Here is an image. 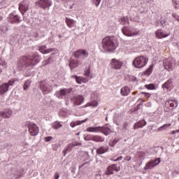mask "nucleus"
I'll use <instances>...</instances> for the list:
<instances>
[{
    "label": "nucleus",
    "mask_w": 179,
    "mask_h": 179,
    "mask_svg": "<svg viewBox=\"0 0 179 179\" xmlns=\"http://www.w3.org/2000/svg\"><path fill=\"white\" fill-rule=\"evenodd\" d=\"M41 61V57L37 54L35 55H28L26 56H22L17 62V65L18 68H33L36 66L38 62Z\"/></svg>",
    "instance_id": "nucleus-1"
},
{
    "label": "nucleus",
    "mask_w": 179,
    "mask_h": 179,
    "mask_svg": "<svg viewBox=\"0 0 179 179\" xmlns=\"http://www.w3.org/2000/svg\"><path fill=\"white\" fill-rule=\"evenodd\" d=\"M102 47L105 51L109 52H114L117 49V45L115 44V40L113 36L105 37L101 42Z\"/></svg>",
    "instance_id": "nucleus-2"
},
{
    "label": "nucleus",
    "mask_w": 179,
    "mask_h": 179,
    "mask_svg": "<svg viewBox=\"0 0 179 179\" xmlns=\"http://www.w3.org/2000/svg\"><path fill=\"white\" fill-rule=\"evenodd\" d=\"M148 61H149V59L144 56H139L133 61V66L138 69L143 68V66H145L146 64H148Z\"/></svg>",
    "instance_id": "nucleus-3"
},
{
    "label": "nucleus",
    "mask_w": 179,
    "mask_h": 179,
    "mask_svg": "<svg viewBox=\"0 0 179 179\" xmlns=\"http://www.w3.org/2000/svg\"><path fill=\"white\" fill-rule=\"evenodd\" d=\"M51 83L47 80L39 82V89L44 94H48L51 92Z\"/></svg>",
    "instance_id": "nucleus-4"
},
{
    "label": "nucleus",
    "mask_w": 179,
    "mask_h": 179,
    "mask_svg": "<svg viewBox=\"0 0 179 179\" xmlns=\"http://www.w3.org/2000/svg\"><path fill=\"white\" fill-rule=\"evenodd\" d=\"M164 69L169 72L174 71V68L176 66V59H174L173 57L165 59L164 60Z\"/></svg>",
    "instance_id": "nucleus-5"
},
{
    "label": "nucleus",
    "mask_w": 179,
    "mask_h": 179,
    "mask_svg": "<svg viewBox=\"0 0 179 179\" xmlns=\"http://www.w3.org/2000/svg\"><path fill=\"white\" fill-rule=\"evenodd\" d=\"M162 163V159L160 157L156 158L155 159H151L150 162L145 164L144 166V170H152L159 166Z\"/></svg>",
    "instance_id": "nucleus-6"
},
{
    "label": "nucleus",
    "mask_w": 179,
    "mask_h": 179,
    "mask_svg": "<svg viewBox=\"0 0 179 179\" xmlns=\"http://www.w3.org/2000/svg\"><path fill=\"white\" fill-rule=\"evenodd\" d=\"M76 59H86L89 57V52L84 49L78 50L73 53Z\"/></svg>",
    "instance_id": "nucleus-7"
},
{
    "label": "nucleus",
    "mask_w": 179,
    "mask_h": 179,
    "mask_svg": "<svg viewBox=\"0 0 179 179\" xmlns=\"http://www.w3.org/2000/svg\"><path fill=\"white\" fill-rule=\"evenodd\" d=\"M72 90H73L72 88L62 89L56 92V93L55 94V96H56V97H57L58 99H64V97L66 96H69V94L72 93Z\"/></svg>",
    "instance_id": "nucleus-8"
},
{
    "label": "nucleus",
    "mask_w": 179,
    "mask_h": 179,
    "mask_svg": "<svg viewBox=\"0 0 179 179\" xmlns=\"http://www.w3.org/2000/svg\"><path fill=\"white\" fill-rule=\"evenodd\" d=\"M29 132L31 136H37L40 132V128L35 123L30 122L28 124Z\"/></svg>",
    "instance_id": "nucleus-9"
},
{
    "label": "nucleus",
    "mask_w": 179,
    "mask_h": 179,
    "mask_svg": "<svg viewBox=\"0 0 179 179\" xmlns=\"http://www.w3.org/2000/svg\"><path fill=\"white\" fill-rule=\"evenodd\" d=\"M122 61L117 59H112L110 60V68L111 69H121V67L122 66Z\"/></svg>",
    "instance_id": "nucleus-10"
},
{
    "label": "nucleus",
    "mask_w": 179,
    "mask_h": 179,
    "mask_svg": "<svg viewBox=\"0 0 179 179\" xmlns=\"http://www.w3.org/2000/svg\"><path fill=\"white\" fill-rule=\"evenodd\" d=\"M8 22L11 24H19L22 22V20L20 19V16L11 13L8 18Z\"/></svg>",
    "instance_id": "nucleus-11"
},
{
    "label": "nucleus",
    "mask_w": 179,
    "mask_h": 179,
    "mask_svg": "<svg viewBox=\"0 0 179 179\" xmlns=\"http://www.w3.org/2000/svg\"><path fill=\"white\" fill-rule=\"evenodd\" d=\"M71 101L75 106H80L83 104L85 97L83 95H76L71 98Z\"/></svg>",
    "instance_id": "nucleus-12"
},
{
    "label": "nucleus",
    "mask_w": 179,
    "mask_h": 179,
    "mask_svg": "<svg viewBox=\"0 0 179 179\" xmlns=\"http://www.w3.org/2000/svg\"><path fill=\"white\" fill-rule=\"evenodd\" d=\"M120 168L117 167V164H113L112 165H110L107 167L106 175V176H111V174H114V171H116V173H118L120 171Z\"/></svg>",
    "instance_id": "nucleus-13"
},
{
    "label": "nucleus",
    "mask_w": 179,
    "mask_h": 179,
    "mask_svg": "<svg viewBox=\"0 0 179 179\" xmlns=\"http://www.w3.org/2000/svg\"><path fill=\"white\" fill-rule=\"evenodd\" d=\"M36 3L43 9H47V8H50L52 5L51 0H38L36 1Z\"/></svg>",
    "instance_id": "nucleus-14"
},
{
    "label": "nucleus",
    "mask_w": 179,
    "mask_h": 179,
    "mask_svg": "<svg viewBox=\"0 0 179 179\" xmlns=\"http://www.w3.org/2000/svg\"><path fill=\"white\" fill-rule=\"evenodd\" d=\"M101 134H103L105 136H108V135L113 132L111 130V126H110L108 124H106L101 127Z\"/></svg>",
    "instance_id": "nucleus-15"
},
{
    "label": "nucleus",
    "mask_w": 179,
    "mask_h": 179,
    "mask_svg": "<svg viewBox=\"0 0 179 179\" xmlns=\"http://www.w3.org/2000/svg\"><path fill=\"white\" fill-rule=\"evenodd\" d=\"M122 32L124 36H127V37H132V36H136V33L132 32V29L127 26L122 27Z\"/></svg>",
    "instance_id": "nucleus-16"
},
{
    "label": "nucleus",
    "mask_w": 179,
    "mask_h": 179,
    "mask_svg": "<svg viewBox=\"0 0 179 179\" xmlns=\"http://www.w3.org/2000/svg\"><path fill=\"white\" fill-rule=\"evenodd\" d=\"M38 51L41 52V54L45 55V54H50V52H52V51H55L54 48H50L47 49V45H39L38 47Z\"/></svg>",
    "instance_id": "nucleus-17"
},
{
    "label": "nucleus",
    "mask_w": 179,
    "mask_h": 179,
    "mask_svg": "<svg viewBox=\"0 0 179 179\" xmlns=\"http://www.w3.org/2000/svg\"><path fill=\"white\" fill-rule=\"evenodd\" d=\"M29 9V4L26 3L24 1H22L19 4V10L22 13V15H24L27 10Z\"/></svg>",
    "instance_id": "nucleus-18"
},
{
    "label": "nucleus",
    "mask_w": 179,
    "mask_h": 179,
    "mask_svg": "<svg viewBox=\"0 0 179 179\" xmlns=\"http://www.w3.org/2000/svg\"><path fill=\"white\" fill-rule=\"evenodd\" d=\"M155 36L157 38H166V37H169V36H170V33L166 34V31L162 29H158L155 32Z\"/></svg>",
    "instance_id": "nucleus-19"
},
{
    "label": "nucleus",
    "mask_w": 179,
    "mask_h": 179,
    "mask_svg": "<svg viewBox=\"0 0 179 179\" xmlns=\"http://www.w3.org/2000/svg\"><path fill=\"white\" fill-rule=\"evenodd\" d=\"M12 109H6L0 112V117L1 118H10L12 117Z\"/></svg>",
    "instance_id": "nucleus-20"
},
{
    "label": "nucleus",
    "mask_w": 179,
    "mask_h": 179,
    "mask_svg": "<svg viewBox=\"0 0 179 179\" xmlns=\"http://www.w3.org/2000/svg\"><path fill=\"white\" fill-rule=\"evenodd\" d=\"M79 62H80V61L78 60V59L70 58L69 66L71 69H75V68H77L78 65H79Z\"/></svg>",
    "instance_id": "nucleus-21"
},
{
    "label": "nucleus",
    "mask_w": 179,
    "mask_h": 179,
    "mask_svg": "<svg viewBox=\"0 0 179 179\" xmlns=\"http://www.w3.org/2000/svg\"><path fill=\"white\" fill-rule=\"evenodd\" d=\"M131 93V88L128 86H124L120 89V94L123 97L128 96Z\"/></svg>",
    "instance_id": "nucleus-22"
},
{
    "label": "nucleus",
    "mask_w": 179,
    "mask_h": 179,
    "mask_svg": "<svg viewBox=\"0 0 179 179\" xmlns=\"http://www.w3.org/2000/svg\"><path fill=\"white\" fill-rule=\"evenodd\" d=\"M147 122L145 120H141L134 124V129H139V128H143L146 125Z\"/></svg>",
    "instance_id": "nucleus-23"
},
{
    "label": "nucleus",
    "mask_w": 179,
    "mask_h": 179,
    "mask_svg": "<svg viewBox=\"0 0 179 179\" xmlns=\"http://www.w3.org/2000/svg\"><path fill=\"white\" fill-rule=\"evenodd\" d=\"M167 103L172 108L171 111H174L178 107V101L177 99L170 100Z\"/></svg>",
    "instance_id": "nucleus-24"
},
{
    "label": "nucleus",
    "mask_w": 179,
    "mask_h": 179,
    "mask_svg": "<svg viewBox=\"0 0 179 179\" xmlns=\"http://www.w3.org/2000/svg\"><path fill=\"white\" fill-rule=\"evenodd\" d=\"M101 131V127H90L87 129V132H94L95 134H99Z\"/></svg>",
    "instance_id": "nucleus-25"
},
{
    "label": "nucleus",
    "mask_w": 179,
    "mask_h": 179,
    "mask_svg": "<svg viewBox=\"0 0 179 179\" xmlns=\"http://www.w3.org/2000/svg\"><path fill=\"white\" fill-rule=\"evenodd\" d=\"M109 148L108 146H101L98 149H96L97 155H104V153H107L108 152Z\"/></svg>",
    "instance_id": "nucleus-26"
},
{
    "label": "nucleus",
    "mask_w": 179,
    "mask_h": 179,
    "mask_svg": "<svg viewBox=\"0 0 179 179\" xmlns=\"http://www.w3.org/2000/svg\"><path fill=\"white\" fill-rule=\"evenodd\" d=\"M84 75L87 78H83V83H87L89 82V76H90V66L85 69Z\"/></svg>",
    "instance_id": "nucleus-27"
},
{
    "label": "nucleus",
    "mask_w": 179,
    "mask_h": 179,
    "mask_svg": "<svg viewBox=\"0 0 179 179\" xmlns=\"http://www.w3.org/2000/svg\"><path fill=\"white\" fill-rule=\"evenodd\" d=\"M171 85H173V78H169L166 82H165L162 85V89H166L169 90L170 87H171Z\"/></svg>",
    "instance_id": "nucleus-28"
},
{
    "label": "nucleus",
    "mask_w": 179,
    "mask_h": 179,
    "mask_svg": "<svg viewBox=\"0 0 179 179\" xmlns=\"http://www.w3.org/2000/svg\"><path fill=\"white\" fill-rule=\"evenodd\" d=\"M9 90V88L8 87V84L3 83L1 85H0V96H2L3 94H5L6 92Z\"/></svg>",
    "instance_id": "nucleus-29"
},
{
    "label": "nucleus",
    "mask_w": 179,
    "mask_h": 179,
    "mask_svg": "<svg viewBox=\"0 0 179 179\" xmlns=\"http://www.w3.org/2000/svg\"><path fill=\"white\" fill-rule=\"evenodd\" d=\"M99 106V102L97 101L94 100L90 102L87 103L83 108H86L87 107H97Z\"/></svg>",
    "instance_id": "nucleus-30"
},
{
    "label": "nucleus",
    "mask_w": 179,
    "mask_h": 179,
    "mask_svg": "<svg viewBox=\"0 0 179 179\" xmlns=\"http://www.w3.org/2000/svg\"><path fill=\"white\" fill-rule=\"evenodd\" d=\"M66 23L68 27L72 28V27H75L76 21H75L71 18L66 17Z\"/></svg>",
    "instance_id": "nucleus-31"
},
{
    "label": "nucleus",
    "mask_w": 179,
    "mask_h": 179,
    "mask_svg": "<svg viewBox=\"0 0 179 179\" xmlns=\"http://www.w3.org/2000/svg\"><path fill=\"white\" fill-rule=\"evenodd\" d=\"M52 128L53 129H59V128H62V122L55 121L52 124Z\"/></svg>",
    "instance_id": "nucleus-32"
},
{
    "label": "nucleus",
    "mask_w": 179,
    "mask_h": 179,
    "mask_svg": "<svg viewBox=\"0 0 179 179\" xmlns=\"http://www.w3.org/2000/svg\"><path fill=\"white\" fill-rule=\"evenodd\" d=\"M83 122H86V120H77L76 122H71L70 123V127H71V128H75L78 125H81V124H83Z\"/></svg>",
    "instance_id": "nucleus-33"
},
{
    "label": "nucleus",
    "mask_w": 179,
    "mask_h": 179,
    "mask_svg": "<svg viewBox=\"0 0 179 179\" xmlns=\"http://www.w3.org/2000/svg\"><path fill=\"white\" fill-rule=\"evenodd\" d=\"M120 24L124 26V24H129V18L127 16H124L120 19Z\"/></svg>",
    "instance_id": "nucleus-34"
},
{
    "label": "nucleus",
    "mask_w": 179,
    "mask_h": 179,
    "mask_svg": "<svg viewBox=\"0 0 179 179\" xmlns=\"http://www.w3.org/2000/svg\"><path fill=\"white\" fill-rule=\"evenodd\" d=\"M105 138L101 136H94V141L93 142L100 143L104 142Z\"/></svg>",
    "instance_id": "nucleus-35"
},
{
    "label": "nucleus",
    "mask_w": 179,
    "mask_h": 179,
    "mask_svg": "<svg viewBox=\"0 0 179 179\" xmlns=\"http://www.w3.org/2000/svg\"><path fill=\"white\" fill-rule=\"evenodd\" d=\"M171 124H165L157 129L158 132H162V131H166L167 128H170Z\"/></svg>",
    "instance_id": "nucleus-36"
},
{
    "label": "nucleus",
    "mask_w": 179,
    "mask_h": 179,
    "mask_svg": "<svg viewBox=\"0 0 179 179\" xmlns=\"http://www.w3.org/2000/svg\"><path fill=\"white\" fill-rule=\"evenodd\" d=\"M120 142V138H115L114 140H111L109 141V146L110 148H114Z\"/></svg>",
    "instance_id": "nucleus-37"
},
{
    "label": "nucleus",
    "mask_w": 179,
    "mask_h": 179,
    "mask_svg": "<svg viewBox=\"0 0 179 179\" xmlns=\"http://www.w3.org/2000/svg\"><path fill=\"white\" fill-rule=\"evenodd\" d=\"M71 78H74L76 80V83L78 85H82V83H83V78L80 77V76H71Z\"/></svg>",
    "instance_id": "nucleus-38"
},
{
    "label": "nucleus",
    "mask_w": 179,
    "mask_h": 179,
    "mask_svg": "<svg viewBox=\"0 0 179 179\" xmlns=\"http://www.w3.org/2000/svg\"><path fill=\"white\" fill-rule=\"evenodd\" d=\"M144 87H145V89H148V90H156V85L153 83L145 85Z\"/></svg>",
    "instance_id": "nucleus-39"
},
{
    "label": "nucleus",
    "mask_w": 179,
    "mask_h": 179,
    "mask_svg": "<svg viewBox=\"0 0 179 179\" xmlns=\"http://www.w3.org/2000/svg\"><path fill=\"white\" fill-rule=\"evenodd\" d=\"M76 146H82V143L73 141L71 143L69 144V148H70V149H72V148H75Z\"/></svg>",
    "instance_id": "nucleus-40"
},
{
    "label": "nucleus",
    "mask_w": 179,
    "mask_h": 179,
    "mask_svg": "<svg viewBox=\"0 0 179 179\" xmlns=\"http://www.w3.org/2000/svg\"><path fill=\"white\" fill-rule=\"evenodd\" d=\"M153 71V64H151L148 69L145 71V75L147 76H150L152 75V72Z\"/></svg>",
    "instance_id": "nucleus-41"
},
{
    "label": "nucleus",
    "mask_w": 179,
    "mask_h": 179,
    "mask_svg": "<svg viewBox=\"0 0 179 179\" xmlns=\"http://www.w3.org/2000/svg\"><path fill=\"white\" fill-rule=\"evenodd\" d=\"M31 84V80H27L23 85V90H27V88L30 86Z\"/></svg>",
    "instance_id": "nucleus-42"
},
{
    "label": "nucleus",
    "mask_w": 179,
    "mask_h": 179,
    "mask_svg": "<svg viewBox=\"0 0 179 179\" xmlns=\"http://www.w3.org/2000/svg\"><path fill=\"white\" fill-rule=\"evenodd\" d=\"M8 27L5 26H0V33L1 34H5L6 31H8Z\"/></svg>",
    "instance_id": "nucleus-43"
},
{
    "label": "nucleus",
    "mask_w": 179,
    "mask_h": 179,
    "mask_svg": "<svg viewBox=\"0 0 179 179\" xmlns=\"http://www.w3.org/2000/svg\"><path fill=\"white\" fill-rule=\"evenodd\" d=\"M85 141H94V135L92 134H87L84 138Z\"/></svg>",
    "instance_id": "nucleus-44"
},
{
    "label": "nucleus",
    "mask_w": 179,
    "mask_h": 179,
    "mask_svg": "<svg viewBox=\"0 0 179 179\" xmlns=\"http://www.w3.org/2000/svg\"><path fill=\"white\" fill-rule=\"evenodd\" d=\"M71 150H72V149L69 148V145H67L62 151L64 156H66V154L68 153V152H71Z\"/></svg>",
    "instance_id": "nucleus-45"
},
{
    "label": "nucleus",
    "mask_w": 179,
    "mask_h": 179,
    "mask_svg": "<svg viewBox=\"0 0 179 179\" xmlns=\"http://www.w3.org/2000/svg\"><path fill=\"white\" fill-rule=\"evenodd\" d=\"M15 82H16L15 79H11L8 80V83H6V85H8V87L9 88V86H13V85L15 84Z\"/></svg>",
    "instance_id": "nucleus-46"
},
{
    "label": "nucleus",
    "mask_w": 179,
    "mask_h": 179,
    "mask_svg": "<svg viewBox=\"0 0 179 179\" xmlns=\"http://www.w3.org/2000/svg\"><path fill=\"white\" fill-rule=\"evenodd\" d=\"M173 6H174L175 9H179V4L177 0H172Z\"/></svg>",
    "instance_id": "nucleus-47"
},
{
    "label": "nucleus",
    "mask_w": 179,
    "mask_h": 179,
    "mask_svg": "<svg viewBox=\"0 0 179 179\" xmlns=\"http://www.w3.org/2000/svg\"><path fill=\"white\" fill-rule=\"evenodd\" d=\"M100 2H101V0H92V3L97 7H99V5H100Z\"/></svg>",
    "instance_id": "nucleus-48"
},
{
    "label": "nucleus",
    "mask_w": 179,
    "mask_h": 179,
    "mask_svg": "<svg viewBox=\"0 0 179 179\" xmlns=\"http://www.w3.org/2000/svg\"><path fill=\"white\" fill-rule=\"evenodd\" d=\"M1 4L5 8V6L9 5V0H3Z\"/></svg>",
    "instance_id": "nucleus-49"
},
{
    "label": "nucleus",
    "mask_w": 179,
    "mask_h": 179,
    "mask_svg": "<svg viewBox=\"0 0 179 179\" xmlns=\"http://www.w3.org/2000/svg\"><path fill=\"white\" fill-rule=\"evenodd\" d=\"M172 17H174L176 20H178V22H179V15L177 14V13H173L172 14Z\"/></svg>",
    "instance_id": "nucleus-50"
},
{
    "label": "nucleus",
    "mask_w": 179,
    "mask_h": 179,
    "mask_svg": "<svg viewBox=\"0 0 179 179\" xmlns=\"http://www.w3.org/2000/svg\"><path fill=\"white\" fill-rule=\"evenodd\" d=\"M141 94H144L145 97H146L147 99H149V97H150V96H152L151 94L148 93V92H142L141 93Z\"/></svg>",
    "instance_id": "nucleus-51"
},
{
    "label": "nucleus",
    "mask_w": 179,
    "mask_h": 179,
    "mask_svg": "<svg viewBox=\"0 0 179 179\" xmlns=\"http://www.w3.org/2000/svg\"><path fill=\"white\" fill-rule=\"evenodd\" d=\"M45 65L48 64H51V62H52V57H49L48 59H46L45 61Z\"/></svg>",
    "instance_id": "nucleus-52"
},
{
    "label": "nucleus",
    "mask_w": 179,
    "mask_h": 179,
    "mask_svg": "<svg viewBox=\"0 0 179 179\" xmlns=\"http://www.w3.org/2000/svg\"><path fill=\"white\" fill-rule=\"evenodd\" d=\"M52 141V136H47L45 138V142H51Z\"/></svg>",
    "instance_id": "nucleus-53"
},
{
    "label": "nucleus",
    "mask_w": 179,
    "mask_h": 179,
    "mask_svg": "<svg viewBox=\"0 0 179 179\" xmlns=\"http://www.w3.org/2000/svg\"><path fill=\"white\" fill-rule=\"evenodd\" d=\"M141 107H142V103L138 104L136 107L134 108V111H138L141 110Z\"/></svg>",
    "instance_id": "nucleus-54"
},
{
    "label": "nucleus",
    "mask_w": 179,
    "mask_h": 179,
    "mask_svg": "<svg viewBox=\"0 0 179 179\" xmlns=\"http://www.w3.org/2000/svg\"><path fill=\"white\" fill-rule=\"evenodd\" d=\"M128 125H129L128 122H124V123L123 124V128H124V129H125L126 131L128 129Z\"/></svg>",
    "instance_id": "nucleus-55"
},
{
    "label": "nucleus",
    "mask_w": 179,
    "mask_h": 179,
    "mask_svg": "<svg viewBox=\"0 0 179 179\" xmlns=\"http://www.w3.org/2000/svg\"><path fill=\"white\" fill-rule=\"evenodd\" d=\"M55 179H59V173L58 172H56L54 175Z\"/></svg>",
    "instance_id": "nucleus-56"
},
{
    "label": "nucleus",
    "mask_w": 179,
    "mask_h": 179,
    "mask_svg": "<svg viewBox=\"0 0 179 179\" xmlns=\"http://www.w3.org/2000/svg\"><path fill=\"white\" fill-rule=\"evenodd\" d=\"M132 157H129V156H127L124 157V160H126L127 162H131Z\"/></svg>",
    "instance_id": "nucleus-57"
},
{
    "label": "nucleus",
    "mask_w": 179,
    "mask_h": 179,
    "mask_svg": "<svg viewBox=\"0 0 179 179\" xmlns=\"http://www.w3.org/2000/svg\"><path fill=\"white\" fill-rule=\"evenodd\" d=\"M4 148H6V149H7V150H9V148H10V145H9L8 143H6L4 145Z\"/></svg>",
    "instance_id": "nucleus-58"
},
{
    "label": "nucleus",
    "mask_w": 179,
    "mask_h": 179,
    "mask_svg": "<svg viewBox=\"0 0 179 179\" xmlns=\"http://www.w3.org/2000/svg\"><path fill=\"white\" fill-rule=\"evenodd\" d=\"M120 160H122V156L117 157L114 162H120Z\"/></svg>",
    "instance_id": "nucleus-59"
},
{
    "label": "nucleus",
    "mask_w": 179,
    "mask_h": 179,
    "mask_svg": "<svg viewBox=\"0 0 179 179\" xmlns=\"http://www.w3.org/2000/svg\"><path fill=\"white\" fill-rule=\"evenodd\" d=\"M146 107H152V103L150 102H148L145 103Z\"/></svg>",
    "instance_id": "nucleus-60"
},
{
    "label": "nucleus",
    "mask_w": 179,
    "mask_h": 179,
    "mask_svg": "<svg viewBox=\"0 0 179 179\" xmlns=\"http://www.w3.org/2000/svg\"><path fill=\"white\" fill-rule=\"evenodd\" d=\"M164 111L165 113H169L170 111V108L169 107H166L165 109H164Z\"/></svg>",
    "instance_id": "nucleus-61"
},
{
    "label": "nucleus",
    "mask_w": 179,
    "mask_h": 179,
    "mask_svg": "<svg viewBox=\"0 0 179 179\" xmlns=\"http://www.w3.org/2000/svg\"><path fill=\"white\" fill-rule=\"evenodd\" d=\"M85 164H89V162H85L81 166H79V169H82V167H83V166H85Z\"/></svg>",
    "instance_id": "nucleus-62"
},
{
    "label": "nucleus",
    "mask_w": 179,
    "mask_h": 179,
    "mask_svg": "<svg viewBox=\"0 0 179 179\" xmlns=\"http://www.w3.org/2000/svg\"><path fill=\"white\" fill-rule=\"evenodd\" d=\"M177 134V131H176V130H173V131H172V135H174V134Z\"/></svg>",
    "instance_id": "nucleus-63"
},
{
    "label": "nucleus",
    "mask_w": 179,
    "mask_h": 179,
    "mask_svg": "<svg viewBox=\"0 0 179 179\" xmlns=\"http://www.w3.org/2000/svg\"><path fill=\"white\" fill-rule=\"evenodd\" d=\"M71 173H75V168H71Z\"/></svg>",
    "instance_id": "nucleus-64"
}]
</instances>
